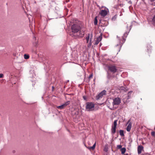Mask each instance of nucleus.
I'll return each mask as SVG.
<instances>
[{
	"label": "nucleus",
	"mask_w": 155,
	"mask_h": 155,
	"mask_svg": "<svg viewBox=\"0 0 155 155\" xmlns=\"http://www.w3.org/2000/svg\"><path fill=\"white\" fill-rule=\"evenodd\" d=\"M93 35L92 33H88L86 38L87 43H88L87 47L90 48L92 44V39L93 38Z\"/></svg>",
	"instance_id": "f257e3e1"
},
{
	"label": "nucleus",
	"mask_w": 155,
	"mask_h": 155,
	"mask_svg": "<svg viewBox=\"0 0 155 155\" xmlns=\"http://www.w3.org/2000/svg\"><path fill=\"white\" fill-rule=\"evenodd\" d=\"M117 41L119 43L116 46V49H117L118 51H120L121 46L123 43L125 41V39L123 37V40H120L119 37H117Z\"/></svg>",
	"instance_id": "f03ea898"
},
{
	"label": "nucleus",
	"mask_w": 155,
	"mask_h": 155,
	"mask_svg": "<svg viewBox=\"0 0 155 155\" xmlns=\"http://www.w3.org/2000/svg\"><path fill=\"white\" fill-rule=\"evenodd\" d=\"M94 104L91 102H87L86 104V108L87 111H93L94 110Z\"/></svg>",
	"instance_id": "7ed1b4c3"
},
{
	"label": "nucleus",
	"mask_w": 155,
	"mask_h": 155,
	"mask_svg": "<svg viewBox=\"0 0 155 155\" xmlns=\"http://www.w3.org/2000/svg\"><path fill=\"white\" fill-rule=\"evenodd\" d=\"M100 9H102L101 10L100 12L99 13L100 14L101 16L103 17H105L106 16L108 13V12H109L108 9L106 7L104 6H102L100 8Z\"/></svg>",
	"instance_id": "20e7f679"
},
{
	"label": "nucleus",
	"mask_w": 155,
	"mask_h": 155,
	"mask_svg": "<svg viewBox=\"0 0 155 155\" xmlns=\"http://www.w3.org/2000/svg\"><path fill=\"white\" fill-rule=\"evenodd\" d=\"M71 29L72 31L74 33H77L79 31L81 27L79 25L77 24H74L71 27Z\"/></svg>",
	"instance_id": "39448f33"
},
{
	"label": "nucleus",
	"mask_w": 155,
	"mask_h": 155,
	"mask_svg": "<svg viewBox=\"0 0 155 155\" xmlns=\"http://www.w3.org/2000/svg\"><path fill=\"white\" fill-rule=\"evenodd\" d=\"M117 121V120H114V125L112 126L111 132L112 134H114L116 132Z\"/></svg>",
	"instance_id": "423d86ee"
},
{
	"label": "nucleus",
	"mask_w": 155,
	"mask_h": 155,
	"mask_svg": "<svg viewBox=\"0 0 155 155\" xmlns=\"http://www.w3.org/2000/svg\"><path fill=\"white\" fill-rule=\"evenodd\" d=\"M121 102L120 99L119 97L115 98L113 100V102L112 103L113 105H118L120 104Z\"/></svg>",
	"instance_id": "0eeeda50"
},
{
	"label": "nucleus",
	"mask_w": 155,
	"mask_h": 155,
	"mask_svg": "<svg viewBox=\"0 0 155 155\" xmlns=\"http://www.w3.org/2000/svg\"><path fill=\"white\" fill-rule=\"evenodd\" d=\"M106 91L105 90L102 91L96 96V99L99 100L100 98H101L104 95L106 94Z\"/></svg>",
	"instance_id": "6e6552de"
},
{
	"label": "nucleus",
	"mask_w": 155,
	"mask_h": 155,
	"mask_svg": "<svg viewBox=\"0 0 155 155\" xmlns=\"http://www.w3.org/2000/svg\"><path fill=\"white\" fill-rule=\"evenodd\" d=\"M109 70L113 73L116 72L117 69L115 66L114 65H110L108 67Z\"/></svg>",
	"instance_id": "1a4fd4ad"
},
{
	"label": "nucleus",
	"mask_w": 155,
	"mask_h": 155,
	"mask_svg": "<svg viewBox=\"0 0 155 155\" xmlns=\"http://www.w3.org/2000/svg\"><path fill=\"white\" fill-rule=\"evenodd\" d=\"M70 102V101H67L65 102L64 104H63L61 106H57V108L58 109H63L66 106L68 105L69 104Z\"/></svg>",
	"instance_id": "9d476101"
},
{
	"label": "nucleus",
	"mask_w": 155,
	"mask_h": 155,
	"mask_svg": "<svg viewBox=\"0 0 155 155\" xmlns=\"http://www.w3.org/2000/svg\"><path fill=\"white\" fill-rule=\"evenodd\" d=\"M127 124H128L127 128V131L129 132L130 131L131 127V123L130 121V120H129L127 122Z\"/></svg>",
	"instance_id": "9b49d317"
},
{
	"label": "nucleus",
	"mask_w": 155,
	"mask_h": 155,
	"mask_svg": "<svg viewBox=\"0 0 155 155\" xmlns=\"http://www.w3.org/2000/svg\"><path fill=\"white\" fill-rule=\"evenodd\" d=\"M143 149V147L142 146H138L137 148V152L139 154L141 153L142 150Z\"/></svg>",
	"instance_id": "f8f14e48"
},
{
	"label": "nucleus",
	"mask_w": 155,
	"mask_h": 155,
	"mask_svg": "<svg viewBox=\"0 0 155 155\" xmlns=\"http://www.w3.org/2000/svg\"><path fill=\"white\" fill-rule=\"evenodd\" d=\"M102 36H100L98 38H97V40L95 42V43L94 44L95 45H97L98 44L99 42L101 40H102Z\"/></svg>",
	"instance_id": "ddd939ff"
},
{
	"label": "nucleus",
	"mask_w": 155,
	"mask_h": 155,
	"mask_svg": "<svg viewBox=\"0 0 155 155\" xmlns=\"http://www.w3.org/2000/svg\"><path fill=\"white\" fill-rule=\"evenodd\" d=\"M96 145V142H95L92 147H89L88 148L90 150H94L95 148Z\"/></svg>",
	"instance_id": "4468645a"
},
{
	"label": "nucleus",
	"mask_w": 155,
	"mask_h": 155,
	"mask_svg": "<svg viewBox=\"0 0 155 155\" xmlns=\"http://www.w3.org/2000/svg\"><path fill=\"white\" fill-rule=\"evenodd\" d=\"M97 16H96L94 19V24L95 25H96L97 24Z\"/></svg>",
	"instance_id": "2eb2a0df"
},
{
	"label": "nucleus",
	"mask_w": 155,
	"mask_h": 155,
	"mask_svg": "<svg viewBox=\"0 0 155 155\" xmlns=\"http://www.w3.org/2000/svg\"><path fill=\"white\" fill-rule=\"evenodd\" d=\"M126 151V149L125 148H123L121 149V153L124 154Z\"/></svg>",
	"instance_id": "dca6fc26"
},
{
	"label": "nucleus",
	"mask_w": 155,
	"mask_h": 155,
	"mask_svg": "<svg viewBox=\"0 0 155 155\" xmlns=\"http://www.w3.org/2000/svg\"><path fill=\"white\" fill-rule=\"evenodd\" d=\"M119 132H120V134L121 136H124V131L123 130H120Z\"/></svg>",
	"instance_id": "f3484780"
},
{
	"label": "nucleus",
	"mask_w": 155,
	"mask_h": 155,
	"mask_svg": "<svg viewBox=\"0 0 155 155\" xmlns=\"http://www.w3.org/2000/svg\"><path fill=\"white\" fill-rule=\"evenodd\" d=\"M29 56L28 55L26 54H25L24 55V58L25 59H28L29 58Z\"/></svg>",
	"instance_id": "a211bd4d"
},
{
	"label": "nucleus",
	"mask_w": 155,
	"mask_h": 155,
	"mask_svg": "<svg viewBox=\"0 0 155 155\" xmlns=\"http://www.w3.org/2000/svg\"><path fill=\"white\" fill-rule=\"evenodd\" d=\"M132 92V91H130L128 93V97H127V99H129L130 98V95L131 94Z\"/></svg>",
	"instance_id": "6ab92c4d"
},
{
	"label": "nucleus",
	"mask_w": 155,
	"mask_h": 155,
	"mask_svg": "<svg viewBox=\"0 0 155 155\" xmlns=\"http://www.w3.org/2000/svg\"><path fill=\"white\" fill-rule=\"evenodd\" d=\"M152 22L153 24L155 25V15L153 16V18L152 19Z\"/></svg>",
	"instance_id": "aec40b11"
},
{
	"label": "nucleus",
	"mask_w": 155,
	"mask_h": 155,
	"mask_svg": "<svg viewBox=\"0 0 155 155\" xmlns=\"http://www.w3.org/2000/svg\"><path fill=\"white\" fill-rule=\"evenodd\" d=\"M150 2H153L152 5L154 6L155 5V0H149Z\"/></svg>",
	"instance_id": "412c9836"
},
{
	"label": "nucleus",
	"mask_w": 155,
	"mask_h": 155,
	"mask_svg": "<svg viewBox=\"0 0 155 155\" xmlns=\"http://www.w3.org/2000/svg\"><path fill=\"white\" fill-rule=\"evenodd\" d=\"M152 135L154 137H155V132L152 131L151 133Z\"/></svg>",
	"instance_id": "4be33fe9"
},
{
	"label": "nucleus",
	"mask_w": 155,
	"mask_h": 155,
	"mask_svg": "<svg viewBox=\"0 0 155 155\" xmlns=\"http://www.w3.org/2000/svg\"><path fill=\"white\" fill-rule=\"evenodd\" d=\"M122 146L121 145H118L117 146V147L118 149H121Z\"/></svg>",
	"instance_id": "5701e85b"
},
{
	"label": "nucleus",
	"mask_w": 155,
	"mask_h": 155,
	"mask_svg": "<svg viewBox=\"0 0 155 155\" xmlns=\"http://www.w3.org/2000/svg\"><path fill=\"white\" fill-rule=\"evenodd\" d=\"M93 75L92 74H91L89 76V78H88L89 79H90L91 78H92V77H93Z\"/></svg>",
	"instance_id": "b1692460"
},
{
	"label": "nucleus",
	"mask_w": 155,
	"mask_h": 155,
	"mask_svg": "<svg viewBox=\"0 0 155 155\" xmlns=\"http://www.w3.org/2000/svg\"><path fill=\"white\" fill-rule=\"evenodd\" d=\"M128 33L129 32L124 33V36L125 37H126L127 35H128Z\"/></svg>",
	"instance_id": "393cba45"
},
{
	"label": "nucleus",
	"mask_w": 155,
	"mask_h": 155,
	"mask_svg": "<svg viewBox=\"0 0 155 155\" xmlns=\"http://www.w3.org/2000/svg\"><path fill=\"white\" fill-rule=\"evenodd\" d=\"M3 74H0V78H2L3 77Z\"/></svg>",
	"instance_id": "a878e982"
},
{
	"label": "nucleus",
	"mask_w": 155,
	"mask_h": 155,
	"mask_svg": "<svg viewBox=\"0 0 155 155\" xmlns=\"http://www.w3.org/2000/svg\"><path fill=\"white\" fill-rule=\"evenodd\" d=\"M83 99H84V100H86V96H83Z\"/></svg>",
	"instance_id": "bb28decb"
},
{
	"label": "nucleus",
	"mask_w": 155,
	"mask_h": 155,
	"mask_svg": "<svg viewBox=\"0 0 155 155\" xmlns=\"http://www.w3.org/2000/svg\"><path fill=\"white\" fill-rule=\"evenodd\" d=\"M108 107L111 110H113L114 109V108L113 107H111L110 106H109Z\"/></svg>",
	"instance_id": "cd10ccee"
},
{
	"label": "nucleus",
	"mask_w": 155,
	"mask_h": 155,
	"mask_svg": "<svg viewBox=\"0 0 155 155\" xmlns=\"http://www.w3.org/2000/svg\"><path fill=\"white\" fill-rule=\"evenodd\" d=\"M83 35H84V34L83 33V34H82L80 36H83Z\"/></svg>",
	"instance_id": "c85d7f7f"
},
{
	"label": "nucleus",
	"mask_w": 155,
	"mask_h": 155,
	"mask_svg": "<svg viewBox=\"0 0 155 155\" xmlns=\"http://www.w3.org/2000/svg\"><path fill=\"white\" fill-rule=\"evenodd\" d=\"M34 39H35V40H36V38L35 37H34Z\"/></svg>",
	"instance_id": "c756f323"
},
{
	"label": "nucleus",
	"mask_w": 155,
	"mask_h": 155,
	"mask_svg": "<svg viewBox=\"0 0 155 155\" xmlns=\"http://www.w3.org/2000/svg\"><path fill=\"white\" fill-rule=\"evenodd\" d=\"M154 130H155V127H154Z\"/></svg>",
	"instance_id": "7c9ffc66"
}]
</instances>
